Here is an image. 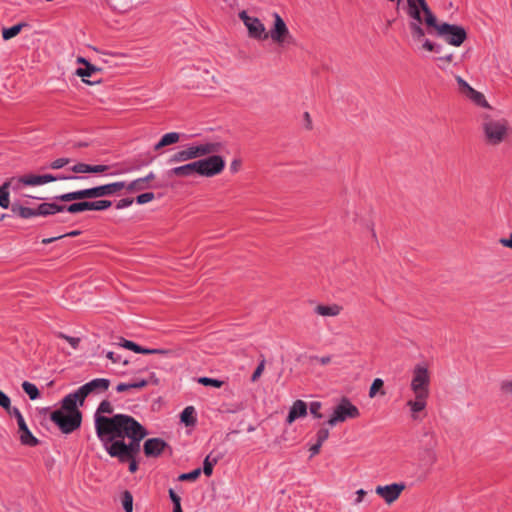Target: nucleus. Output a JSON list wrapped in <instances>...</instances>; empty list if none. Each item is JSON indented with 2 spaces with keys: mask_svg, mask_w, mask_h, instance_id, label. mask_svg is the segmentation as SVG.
<instances>
[{
  "mask_svg": "<svg viewBox=\"0 0 512 512\" xmlns=\"http://www.w3.org/2000/svg\"><path fill=\"white\" fill-rule=\"evenodd\" d=\"M96 434L103 446L109 445L117 439L132 438L146 428L130 415L116 414L112 417L103 415L95 416Z\"/></svg>",
  "mask_w": 512,
  "mask_h": 512,
  "instance_id": "nucleus-1",
  "label": "nucleus"
},
{
  "mask_svg": "<svg viewBox=\"0 0 512 512\" xmlns=\"http://www.w3.org/2000/svg\"><path fill=\"white\" fill-rule=\"evenodd\" d=\"M406 13L409 17V30L412 39L420 42L425 36L423 25H433L434 14L426 0H407Z\"/></svg>",
  "mask_w": 512,
  "mask_h": 512,
  "instance_id": "nucleus-2",
  "label": "nucleus"
},
{
  "mask_svg": "<svg viewBox=\"0 0 512 512\" xmlns=\"http://www.w3.org/2000/svg\"><path fill=\"white\" fill-rule=\"evenodd\" d=\"M124 181L107 183L92 188L77 190L56 196L54 199L62 202H70L74 200L96 199L101 197L113 196L125 189Z\"/></svg>",
  "mask_w": 512,
  "mask_h": 512,
  "instance_id": "nucleus-3",
  "label": "nucleus"
},
{
  "mask_svg": "<svg viewBox=\"0 0 512 512\" xmlns=\"http://www.w3.org/2000/svg\"><path fill=\"white\" fill-rule=\"evenodd\" d=\"M482 131L484 142L490 146H498L503 143L511 132L509 122L504 119H494L489 114L482 115Z\"/></svg>",
  "mask_w": 512,
  "mask_h": 512,
  "instance_id": "nucleus-4",
  "label": "nucleus"
},
{
  "mask_svg": "<svg viewBox=\"0 0 512 512\" xmlns=\"http://www.w3.org/2000/svg\"><path fill=\"white\" fill-rule=\"evenodd\" d=\"M423 27L425 35L435 32L439 37L443 38L446 43L452 46L459 47L467 39V32L462 26L449 23H438L435 15L434 24L423 25Z\"/></svg>",
  "mask_w": 512,
  "mask_h": 512,
  "instance_id": "nucleus-5",
  "label": "nucleus"
},
{
  "mask_svg": "<svg viewBox=\"0 0 512 512\" xmlns=\"http://www.w3.org/2000/svg\"><path fill=\"white\" fill-rule=\"evenodd\" d=\"M147 434L148 432L146 431L133 436L130 438L128 444L122 439H117L109 445L104 446V448L111 457H116L119 462L126 463L129 459L137 457L140 452V442Z\"/></svg>",
  "mask_w": 512,
  "mask_h": 512,
  "instance_id": "nucleus-6",
  "label": "nucleus"
},
{
  "mask_svg": "<svg viewBox=\"0 0 512 512\" xmlns=\"http://www.w3.org/2000/svg\"><path fill=\"white\" fill-rule=\"evenodd\" d=\"M273 18L274 24L269 32H267L268 38H271L274 43L282 48L296 45V40L291 35L282 17L278 13H274Z\"/></svg>",
  "mask_w": 512,
  "mask_h": 512,
  "instance_id": "nucleus-7",
  "label": "nucleus"
},
{
  "mask_svg": "<svg viewBox=\"0 0 512 512\" xmlns=\"http://www.w3.org/2000/svg\"><path fill=\"white\" fill-rule=\"evenodd\" d=\"M410 389L414 395L429 396L430 373L426 363H419L413 368Z\"/></svg>",
  "mask_w": 512,
  "mask_h": 512,
  "instance_id": "nucleus-8",
  "label": "nucleus"
},
{
  "mask_svg": "<svg viewBox=\"0 0 512 512\" xmlns=\"http://www.w3.org/2000/svg\"><path fill=\"white\" fill-rule=\"evenodd\" d=\"M50 420L63 434H70L80 428L82 414L53 411L50 414Z\"/></svg>",
  "mask_w": 512,
  "mask_h": 512,
  "instance_id": "nucleus-9",
  "label": "nucleus"
},
{
  "mask_svg": "<svg viewBox=\"0 0 512 512\" xmlns=\"http://www.w3.org/2000/svg\"><path fill=\"white\" fill-rule=\"evenodd\" d=\"M422 48L429 52H436L439 54L435 58L437 67L442 71H448L452 66H458L461 60L455 56L454 53H442V46L431 42L428 39L421 40Z\"/></svg>",
  "mask_w": 512,
  "mask_h": 512,
  "instance_id": "nucleus-10",
  "label": "nucleus"
},
{
  "mask_svg": "<svg viewBox=\"0 0 512 512\" xmlns=\"http://www.w3.org/2000/svg\"><path fill=\"white\" fill-rule=\"evenodd\" d=\"M359 416V409L354 404H352L348 398L344 397L334 408V411L327 423L330 426H335L339 422H344L347 419H355Z\"/></svg>",
  "mask_w": 512,
  "mask_h": 512,
  "instance_id": "nucleus-11",
  "label": "nucleus"
},
{
  "mask_svg": "<svg viewBox=\"0 0 512 512\" xmlns=\"http://www.w3.org/2000/svg\"><path fill=\"white\" fill-rule=\"evenodd\" d=\"M239 18L246 26L250 38L257 40L268 39L266 28L259 18L249 16L246 11H241Z\"/></svg>",
  "mask_w": 512,
  "mask_h": 512,
  "instance_id": "nucleus-12",
  "label": "nucleus"
},
{
  "mask_svg": "<svg viewBox=\"0 0 512 512\" xmlns=\"http://www.w3.org/2000/svg\"><path fill=\"white\" fill-rule=\"evenodd\" d=\"M8 414L14 416L17 420L18 433L21 444L30 447L37 446L39 444V440L29 430L20 410L16 407H13L12 411H10Z\"/></svg>",
  "mask_w": 512,
  "mask_h": 512,
  "instance_id": "nucleus-13",
  "label": "nucleus"
},
{
  "mask_svg": "<svg viewBox=\"0 0 512 512\" xmlns=\"http://www.w3.org/2000/svg\"><path fill=\"white\" fill-rule=\"evenodd\" d=\"M200 163L202 177H213L220 174L225 168V160L217 154L200 159Z\"/></svg>",
  "mask_w": 512,
  "mask_h": 512,
  "instance_id": "nucleus-14",
  "label": "nucleus"
},
{
  "mask_svg": "<svg viewBox=\"0 0 512 512\" xmlns=\"http://www.w3.org/2000/svg\"><path fill=\"white\" fill-rule=\"evenodd\" d=\"M194 159L217 154L224 149V144L218 141L193 143L190 145Z\"/></svg>",
  "mask_w": 512,
  "mask_h": 512,
  "instance_id": "nucleus-15",
  "label": "nucleus"
},
{
  "mask_svg": "<svg viewBox=\"0 0 512 512\" xmlns=\"http://www.w3.org/2000/svg\"><path fill=\"white\" fill-rule=\"evenodd\" d=\"M405 489L406 485L403 482L392 483L385 486L378 485L375 489V493L390 505L399 498Z\"/></svg>",
  "mask_w": 512,
  "mask_h": 512,
  "instance_id": "nucleus-16",
  "label": "nucleus"
},
{
  "mask_svg": "<svg viewBox=\"0 0 512 512\" xmlns=\"http://www.w3.org/2000/svg\"><path fill=\"white\" fill-rule=\"evenodd\" d=\"M79 390L66 395L61 401V407L56 411L82 414L78 406H83L85 398L80 396Z\"/></svg>",
  "mask_w": 512,
  "mask_h": 512,
  "instance_id": "nucleus-17",
  "label": "nucleus"
},
{
  "mask_svg": "<svg viewBox=\"0 0 512 512\" xmlns=\"http://www.w3.org/2000/svg\"><path fill=\"white\" fill-rule=\"evenodd\" d=\"M110 386V380L106 378H96L90 382L82 385L79 390L80 396L86 398L91 393H101L108 390Z\"/></svg>",
  "mask_w": 512,
  "mask_h": 512,
  "instance_id": "nucleus-18",
  "label": "nucleus"
},
{
  "mask_svg": "<svg viewBox=\"0 0 512 512\" xmlns=\"http://www.w3.org/2000/svg\"><path fill=\"white\" fill-rule=\"evenodd\" d=\"M168 447V444L161 438H150L144 442L143 450L147 457H158Z\"/></svg>",
  "mask_w": 512,
  "mask_h": 512,
  "instance_id": "nucleus-19",
  "label": "nucleus"
},
{
  "mask_svg": "<svg viewBox=\"0 0 512 512\" xmlns=\"http://www.w3.org/2000/svg\"><path fill=\"white\" fill-rule=\"evenodd\" d=\"M428 397L429 396L414 395V399H410L406 402V406L409 407L413 420L420 419L419 413L425 410Z\"/></svg>",
  "mask_w": 512,
  "mask_h": 512,
  "instance_id": "nucleus-20",
  "label": "nucleus"
},
{
  "mask_svg": "<svg viewBox=\"0 0 512 512\" xmlns=\"http://www.w3.org/2000/svg\"><path fill=\"white\" fill-rule=\"evenodd\" d=\"M307 415V404L303 400H296L291 406L286 418L287 424H292L296 419Z\"/></svg>",
  "mask_w": 512,
  "mask_h": 512,
  "instance_id": "nucleus-21",
  "label": "nucleus"
},
{
  "mask_svg": "<svg viewBox=\"0 0 512 512\" xmlns=\"http://www.w3.org/2000/svg\"><path fill=\"white\" fill-rule=\"evenodd\" d=\"M342 306L334 303L330 305L318 304L314 308L315 314L323 317H337L342 312Z\"/></svg>",
  "mask_w": 512,
  "mask_h": 512,
  "instance_id": "nucleus-22",
  "label": "nucleus"
},
{
  "mask_svg": "<svg viewBox=\"0 0 512 512\" xmlns=\"http://www.w3.org/2000/svg\"><path fill=\"white\" fill-rule=\"evenodd\" d=\"M65 205H59L57 203H42L36 208L37 216H49L56 213L64 212Z\"/></svg>",
  "mask_w": 512,
  "mask_h": 512,
  "instance_id": "nucleus-23",
  "label": "nucleus"
},
{
  "mask_svg": "<svg viewBox=\"0 0 512 512\" xmlns=\"http://www.w3.org/2000/svg\"><path fill=\"white\" fill-rule=\"evenodd\" d=\"M102 69L91 64V63H87V66H85L84 68H78L76 69L75 71V74L79 77L82 78V81L88 85H94V84H97V83H100V80L98 81H90V80H87L86 78L87 77H91L93 74H95L96 72H100Z\"/></svg>",
  "mask_w": 512,
  "mask_h": 512,
  "instance_id": "nucleus-24",
  "label": "nucleus"
},
{
  "mask_svg": "<svg viewBox=\"0 0 512 512\" xmlns=\"http://www.w3.org/2000/svg\"><path fill=\"white\" fill-rule=\"evenodd\" d=\"M11 211L13 214L18 215L19 217H21L23 219H29V218L37 216L36 208L34 209V208L24 207V206L20 205L18 202L12 203Z\"/></svg>",
  "mask_w": 512,
  "mask_h": 512,
  "instance_id": "nucleus-25",
  "label": "nucleus"
},
{
  "mask_svg": "<svg viewBox=\"0 0 512 512\" xmlns=\"http://www.w3.org/2000/svg\"><path fill=\"white\" fill-rule=\"evenodd\" d=\"M180 135L177 132H170L162 136L160 141L154 146V150L158 151L165 146L175 144L179 141Z\"/></svg>",
  "mask_w": 512,
  "mask_h": 512,
  "instance_id": "nucleus-26",
  "label": "nucleus"
},
{
  "mask_svg": "<svg viewBox=\"0 0 512 512\" xmlns=\"http://www.w3.org/2000/svg\"><path fill=\"white\" fill-rule=\"evenodd\" d=\"M193 159L194 158H193V155H192V151H191L190 145H188L184 149L174 153L170 157L169 162L170 163H180V162H186V161L193 160Z\"/></svg>",
  "mask_w": 512,
  "mask_h": 512,
  "instance_id": "nucleus-27",
  "label": "nucleus"
},
{
  "mask_svg": "<svg viewBox=\"0 0 512 512\" xmlns=\"http://www.w3.org/2000/svg\"><path fill=\"white\" fill-rule=\"evenodd\" d=\"M181 422L186 426H193L196 424L195 409L193 406H187L180 415Z\"/></svg>",
  "mask_w": 512,
  "mask_h": 512,
  "instance_id": "nucleus-28",
  "label": "nucleus"
},
{
  "mask_svg": "<svg viewBox=\"0 0 512 512\" xmlns=\"http://www.w3.org/2000/svg\"><path fill=\"white\" fill-rule=\"evenodd\" d=\"M91 210L90 201H81L72 203L68 206L65 205V211L75 214L83 211Z\"/></svg>",
  "mask_w": 512,
  "mask_h": 512,
  "instance_id": "nucleus-29",
  "label": "nucleus"
},
{
  "mask_svg": "<svg viewBox=\"0 0 512 512\" xmlns=\"http://www.w3.org/2000/svg\"><path fill=\"white\" fill-rule=\"evenodd\" d=\"M24 176H21V177H12L10 179H8L7 181H5L3 184L4 186H6V188L10 191V189L12 191H15V192H18L20 191V189L25 186L24 185Z\"/></svg>",
  "mask_w": 512,
  "mask_h": 512,
  "instance_id": "nucleus-30",
  "label": "nucleus"
},
{
  "mask_svg": "<svg viewBox=\"0 0 512 512\" xmlns=\"http://www.w3.org/2000/svg\"><path fill=\"white\" fill-rule=\"evenodd\" d=\"M129 192H137L151 188L150 184H145L143 178H137L131 181L129 184H126L125 187Z\"/></svg>",
  "mask_w": 512,
  "mask_h": 512,
  "instance_id": "nucleus-31",
  "label": "nucleus"
},
{
  "mask_svg": "<svg viewBox=\"0 0 512 512\" xmlns=\"http://www.w3.org/2000/svg\"><path fill=\"white\" fill-rule=\"evenodd\" d=\"M25 23H19L9 28H4L2 31V37L4 40H9L18 35L21 29L25 26Z\"/></svg>",
  "mask_w": 512,
  "mask_h": 512,
  "instance_id": "nucleus-32",
  "label": "nucleus"
},
{
  "mask_svg": "<svg viewBox=\"0 0 512 512\" xmlns=\"http://www.w3.org/2000/svg\"><path fill=\"white\" fill-rule=\"evenodd\" d=\"M469 100L474 103L475 105L482 107V108H491L490 104L486 100L483 93L479 91H475V93L469 98Z\"/></svg>",
  "mask_w": 512,
  "mask_h": 512,
  "instance_id": "nucleus-33",
  "label": "nucleus"
},
{
  "mask_svg": "<svg viewBox=\"0 0 512 512\" xmlns=\"http://www.w3.org/2000/svg\"><path fill=\"white\" fill-rule=\"evenodd\" d=\"M22 388L31 400H35L40 396L39 389L33 383L24 381L22 383Z\"/></svg>",
  "mask_w": 512,
  "mask_h": 512,
  "instance_id": "nucleus-34",
  "label": "nucleus"
},
{
  "mask_svg": "<svg viewBox=\"0 0 512 512\" xmlns=\"http://www.w3.org/2000/svg\"><path fill=\"white\" fill-rule=\"evenodd\" d=\"M219 458L214 457L211 458V454L207 455L206 458L203 461V473L206 476H211L213 473V467L217 464Z\"/></svg>",
  "mask_w": 512,
  "mask_h": 512,
  "instance_id": "nucleus-35",
  "label": "nucleus"
},
{
  "mask_svg": "<svg viewBox=\"0 0 512 512\" xmlns=\"http://www.w3.org/2000/svg\"><path fill=\"white\" fill-rule=\"evenodd\" d=\"M168 175L170 177L171 176H176V177H190V176H192L187 164H184L182 166H178V167L172 168L171 170H169Z\"/></svg>",
  "mask_w": 512,
  "mask_h": 512,
  "instance_id": "nucleus-36",
  "label": "nucleus"
},
{
  "mask_svg": "<svg viewBox=\"0 0 512 512\" xmlns=\"http://www.w3.org/2000/svg\"><path fill=\"white\" fill-rule=\"evenodd\" d=\"M121 499H122V505H123L125 512H132L133 511V496H132L131 492H129L128 490H125L122 493Z\"/></svg>",
  "mask_w": 512,
  "mask_h": 512,
  "instance_id": "nucleus-37",
  "label": "nucleus"
},
{
  "mask_svg": "<svg viewBox=\"0 0 512 512\" xmlns=\"http://www.w3.org/2000/svg\"><path fill=\"white\" fill-rule=\"evenodd\" d=\"M91 210L94 211H102L110 208L112 206V202L110 200L101 199L96 201H90Z\"/></svg>",
  "mask_w": 512,
  "mask_h": 512,
  "instance_id": "nucleus-38",
  "label": "nucleus"
},
{
  "mask_svg": "<svg viewBox=\"0 0 512 512\" xmlns=\"http://www.w3.org/2000/svg\"><path fill=\"white\" fill-rule=\"evenodd\" d=\"M80 178L81 177L73 176V175H69V176H53L51 174L41 175L42 184L57 181V180H76V179H80Z\"/></svg>",
  "mask_w": 512,
  "mask_h": 512,
  "instance_id": "nucleus-39",
  "label": "nucleus"
},
{
  "mask_svg": "<svg viewBox=\"0 0 512 512\" xmlns=\"http://www.w3.org/2000/svg\"><path fill=\"white\" fill-rule=\"evenodd\" d=\"M9 193L10 191L2 184L0 186V207L3 209H7L10 206Z\"/></svg>",
  "mask_w": 512,
  "mask_h": 512,
  "instance_id": "nucleus-40",
  "label": "nucleus"
},
{
  "mask_svg": "<svg viewBox=\"0 0 512 512\" xmlns=\"http://www.w3.org/2000/svg\"><path fill=\"white\" fill-rule=\"evenodd\" d=\"M122 346L139 354H148L149 352L147 348H143L130 340H124Z\"/></svg>",
  "mask_w": 512,
  "mask_h": 512,
  "instance_id": "nucleus-41",
  "label": "nucleus"
},
{
  "mask_svg": "<svg viewBox=\"0 0 512 512\" xmlns=\"http://www.w3.org/2000/svg\"><path fill=\"white\" fill-rule=\"evenodd\" d=\"M200 474H201V469L197 468L191 472L180 474L178 477V480L179 481H195L196 479L199 478Z\"/></svg>",
  "mask_w": 512,
  "mask_h": 512,
  "instance_id": "nucleus-42",
  "label": "nucleus"
},
{
  "mask_svg": "<svg viewBox=\"0 0 512 512\" xmlns=\"http://www.w3.org/2000/svg\"><path fill=\"white\" fill-rule=\"evenodd\" d=\"M384 382L380 378H376L373 380L370 389H369V397L374 398L376 394L383 388Z\"/></svg>",
  "mask_w": 512,
  "mask_h": 512,
  "instance_id": "nucleus-43",
  "label": "nucleus"
},
{
  "mask_svg": "<svg viewBox=\"0 0 512 512\" xmlns=\"http://www.w3.org/2000/svg\"><path fill=\"white\" fill-rule=\"evenodd\" d=\"M57 337L66 340L73 349H77L81 342V339L79 337H71L62 332L57 333Z\"/></svg>",
  "mask_w": 512,
  "mask_h": 512,
  "instance_id": "nucleus-44",
  "label": "nucleus"
},
{
  "mask_svg": "<svg viewBox=\"0 0 512 512\" xmlns=\"http://www.w3.org/2000/svg\"><path fill=\"white\" fill-rule=\"evenodd\" d=\"M198 382L204 386H213L216 388H220L223 385V381L209 377H201L198 379Z\"/></svg>",
  "mask_w": 512,
  "mask_h": 512,
  "instance_id": "nucleus-45",
  "label": "nucleus"
},
{
  "mask_svg": "<svg viewBox=\"0 0 512 512\" xmlns=\"http://www.w3.org/2000/svg\"><path fill=\"white\" fill-rule=\"evenodd\" d=\"M500 392L505 396H512V379L503 380L499 386Z\"/></svg>",
  "mask_w": 512,
  "mask_h": 512,
  "instance_id": "nucleus-46",
  "label": "nucleus"
},
{
  "mask_svg": "<svg viewBox=\"0 0 512 512\" xmlns=\"http://www.w3.org/2000/svg\"><path fill=\"white\" fill-rule=\"evenodd\" d=\"M24 179V185L26 186L42 185L41 175H25Z\"/></svg>",
  "mask_w": 512,
  "mask_h": 512,
  "instance_id": "nucleus-47",
  "label": "nucleus"
},
{
  "mask_svg": "<svg viewBox=\"0 0 512 512\" xmlns=\"http://www.w3.org/2000/svg\"><path fill=\"white\" fill-rule=\"evenodd\" d=\"M0 407H2L7 413L13 409V407H11L10 398L2 390H0Z\"/></svg>",
  "mask_w": 512,
  "mask_h": 512,
  "instance_id": "nucleus-48",
  "label": "nucleus"
},
{
  "mask_svg": "<svg viewBox=\"0 0 512 512\" xmlns=\"http://www.w3.org/2000/svg\"><path fill=\"white\" fill-rule=\"evenodd\" d=\"M112 412H113L112 404L108 400H103L99 404L95 416L100 415L101 413L111 414Z\"/></svg>",
  "mask_w": 512,
  "mask_h": 512,
  "instance_id": "nucleus-49",
  "label": "nucleus"
},
{
  "mask_svg": "<svg viewBox=\"0 0 512 512\" xmlns=\"http://www.w3.org/2000/svg\"><path fill=\"white\" fill-rule=\"evenodd\" d=\"M71 171L76 174L90 173V164L77 163L71 167Z\"/></svg>",
  "mask_w": 512,
  "mask_h": 512,
  "instance_id": "nucleus-50",
  "label": "nucleus"
},
{
  "mask_svg": "<svg viewBox=\"0 0 512 512\" xmlns=\"http://www.w3.org/2000/svg\"><path fill=\"white\" fill-rule=\"evenodd\" d=\"M155 198V195L154 193L152 192H146V193H143V194H140L136 197V202L138 204H145V203H148L152 200H154Z\"/></svg>",
  "mask_w": 512,
  "mask_h": 512,
  "instance_id": "nucleus-51",
  "label": "nucleus"
},
{
  "mask_svg": "<svg viewBox=\"0 0 512 512\" xmlns=\"http://www.w3.org/2000/svg\"><path fill=\"white\" fill-rule=\"evenodd\" d=\"M265 368V359L261 360L251 376V381L256 382L262 375Z\"/></svg>",
  "mask_w": 512,
  "mask_h": 512,
  "instance_id": "nucleus-52",
  "label": "nucleus"
},
{
  "mask_svg": "<svg viewBox=\"0 0 512 512\" xmlns=\"http://www.w3.org/2000/svg\"><path fill=\"white\" fill-rule=\"evenodd\" d=\"M310 413L317 419H321L323 415L320 413L321 403L320 402H312L310 403Z\"/></svg>",
  "mask_w": 512,
  "mask_h": 512,
  "instance_id": "nucleus-53",
  "label": "nucleus"
},
{
  "mask_svg": "<svg viewBox=\"0 0 512 512\" xmlns=\"http://www.w3.org/2000/svg\"><path fill=\"white\" fill-rule=\"evenodd\" d=\"M69 163H70L69 158H58V159L54 160L53 162H51L50 168L51 169H60Z\"/></svg>",
  "mask_w": 512,
  "mask_h": 512,
  "instance_id": "nucleus-54",
  "label": "nucleus"
},
{
  "mask_svg": "<svg viewBox=\"0 0 512 512\" xmlns=\"http://www.w3.org/2000/svg\"><path fill=\"white\" fill-rule=\"evenodd\" d=\"M317 443L323 444L329 437V429L327 428H321L318 430L317 434Z\"/></svg>",
  "mask_w": 512,
  "mask_h": 512,
  "instance_id": "nucleus-55",
  "label": "nucleus"
},
{
  "mask_svg": "<svg viewBox=\"0 0 512 512\" xmlns=\"http://www.w3.org/2000/svg\"><path fill=\"white\" fill-rule=\"evenodd\" d=\"M188 165V168L190 170V173L191 175H195V174H198L201 176V163H200V160H197V161H194V162H191V163H187Z\"/></svg>",
  "mask_w": 512,
  "mask_h": 512,
  "instance_id": "nucleus-56",
  "label": "nucleus"
},
{
  "mask_svg": "<svg viewBox=\"0 0 512 512\" xmlns=\"http://www.w3.org/2000/svg\"><path fill=\"white\" fill-rule=\"evenodd\" d=\"M455 80L457 82L458 92L460 94H462L470 86V84L459 75L455 76Z\"/></svg>",
  "mask_w": 512,
  "mask_h": 512,
  "instance_id": "nucleus-57",
  "label": "nucleus"
},
{
  "mask_svg": "<svg viewBox=\"0 0 512 512\" xmlns=\"http://www.w3.org/2000/svg\"><path fill=\"white\" fill-rule=\"evenodd\" d=\"M169 497L173 503V507H181V498L173 489H169Z\"/></svg>",
  "mask_w": 512,
  "mask_h": 512,
  "instance_id": "nucleus-58",
  "label": "nucleus"
},
{
  "mask_svg": "<svg viewBox=\"0 0 512 512\" xmlns=\"http://www.w3.org/2000/svg\"><path fill=\"white\" fill-rule=\"evenodd\" d=\"M133 201L134 200L132 198H123L117 202L116 209L126 208V207L132 205Z\"/></svg>",
  "mask_w": 512,
  "mask_h": 512,
  "instance_id": "nucleus-59",
  "label": "nucleus"
},
{
  "mask_svg": "<svg viewBox=\"0 0 512 512\" xmlns=\"http://www.w3.org/2000/svg\"><path fill=\"white\" fill-rule=\"evenodd\" d=\"M107 165H90V173H103L108 170Z\"/></svg>",
  "mask_w": 512,
  "mask_h": 512,
  "instance_id": "nucleus-60",
  "label": "nucleus"
},
{
  "mask_svg": "<svg viewBox=\"0 0 512 512\" xmlns=\"http://www.w3.org/2000/svg\"><path fill=\"white\" fill-rule=\"evenodd\" d=\"M425 453L427 454L428 460L430 463H434L436 461V454L433 450V447H429L425 449Z\"/></svg>",
  "mask_w": 512,
  "mask_h": 512,
  "instance_id": "nucleus-61",
  "label": "nucleus"
},
{
  "mask_svg": "<svg viewBox=\"0 0 512 512\" xmlns=\"http://www.w3.org/2000/svg\"><path fill=\"white\" fill-rule=\"evenodd\" d=\"M132 386L133 385L131 383H119L116 386V390H117V392H125V391L132 389Z\"/></svg>",
  "mask_w": 512,
  "mask_h": 512,
  "instance_id": "nucleus-62",
  "label": "nucleus"
},
{
  "mask_svg": "<svg viewBox=\"0 0 512 512\" xmlns=\"http://www.w3.org/2000/svg\"><path fill=\"white\" fill-rule=\"evenodd\" d=\"M499 243L504 246L512 249V233L509 235L508 238H501L499 240Z\"/></svg>",
  "mask_w": 512,
  "mask_h": 512,
  "instance_id": "nucleus-63",
  "label": "nucleus"
},
{
  "mask_svg": "<svg viewBox=\"0 0 512 512\" xmlns=\"http://www.w3.org/2000/svg\"><path fill=\"white\" fill-rule=\"evenodd\" d=\"M127 462H129V471L131 473H135L138 469V463L136 461V457L129 459Z\"/></svg>",
  "mask_w": 512,
  "mask_h": 512,
  "instance_id": "nucleus-64",
  "label": "nucleus"
}]
</instances>
